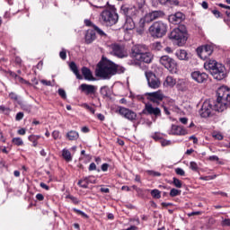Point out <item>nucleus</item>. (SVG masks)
Masks as SVG:
<instances>
[{
	"label": "nucleus",
	"mask_w": 230,
	"mask_h": 230,
	"mask_svg": "<svg viewBox=\"0 0 230 230\" xmlns=\"http://www.w3.org/2000/svg\"><path fill=\"white\" fill-rule=\"evenodd\" d=\"M59 57L62 60H66V58H67V53L66 52V49H62V51L59 52Z\"/></svg>",
	"instance_id": "37998d69"
},
{
	"label": "nucleus",
	"mask_w": 230,
	"mask_h": 230,
	"mask_svg": "<svg viewBox=\"0 0 230 230\" xmlns=\"http://www.w3.org/2000/svg\"><path fill=\"white\" fill-rule=\"evenodd\" d=\"M151 196L153 199H160L161 198V191L157 189L151 190Z\"/></svg>",
	"instance_id": "473e14b6"
},
{
	"label": "nucleus",
	"mask_w": 230,
	"mask_h": 230,
	"mask_svg": "<svg viewBox=\"0 0 230 230\" xmlns=\"http://www.w3.org/2000/svg\"><path fill=\"white\" fill-rule=\"evenodd\" d=\"M184 85H186V82H184V80H179V82L177 84V88L180 91H184Z\"/></svg>",
	"instance_id": "a19ab883"
},
{
	"label": "nucleus",
	"mask_w": 230,
	"mask_h": 230,
	"mask_svg": "<svg viewBox=\"0 0 230 230\" xmlns=\"http://www.w3.org/2000/svg\"><path fill=\"white\" fill-rule=\"evenodd\" d=\"M164 84L167 85V87H174L175 84H177V80H175L173 76L168 75L165 79Z\"/></svg>",
	"instance_id": "cd10ccee"
},
{
	"label": "nucleus",
	"mask_w": 230,
	"mask_h": 230,
	"mask_svg": "<svg viewBox=\"0 0 230 230\" xmlns=\"http://www.w3.org/2000/svg\"><path fill=\"white\" fill-rule=\"evenodd\" d=\"M190 76L194 82H197V84H206V82H208V78H209L208 74L200 71L192 72Z\"/></svg>",
	"instance_id": "2eb2a0df"
},
{
	"label": "nucleus",
	"mask_w": 230,
	"mask_h": 230,
	"mask_svg": "<svg viewBox=\"0 0 230 230\" xmlns=\"http://www.w3.org/2000/svg\"><path fill=\"white\" fill-rule=\"evenodd\" d=\"M178 195H181V190L177 189H172L170 191V197H177Z\"/></svg>",
	"instance_id": "ea45409f"
},
{
	"label": "nucleus",
	"mask_w": 230,
	"mask_h": 230,
	"mask_svg": "<svg viewBox=\"0 0 230 230\" xmlns=\"http://www.w3.org/2000/svg\"><path fill=\"white\" fill-rule=\"evenodd\" d=\"M94 33H97V35H100L102 39H109V35L103 31L100 27L97 25H93V30Z\"/></svg>",
	"instance_id": "393cba45"
},
{
	"label": "nucleus",
	"mask_w": 230,
	"mask_h": 230,
	"mask_svg": "<svg viewBox=\"0 0 230 230\" xmlns=\"http://www.w3.org/2000/svg\"><path fill=\"white\" fill-rule=\"evenodd\" d=\"M84 24L85 26H88V28H94V26H96V24L93 23V22H91V20H84Z\"/></svg>",
	"instance_id": "de8ad7c7"
},
{
	"label": "nucleus",
	"mask_w": 230,
	"mask_h": 230,
	"mask_svg": "<svg viewBox=\"0 0 230 230\" xmlns=\"http://www.w3.org/2000/svg\"><path fill=\"white\" fill-rule=\"evenodd\" d=\"M175 173H176L177 175H181V177H184V176L186 175V172H184V171L182 170V168H176V169H175Z\"/></svg>",
	"instance_id": "c03bdc74"
},
{
	"label": "nucleus",
	"mask_w": 230,
	"mask_h": 230,
	"mask_svg": "<svg viewBox=\"0 0 230 230\" xmlns=\"http://www.w3.org/2000/svg\"><path fill=\"white\" fill-rule=\"evenodd\" d=\"M148 32L153 39H163L168 33V24L163 21L155 22L148 28Z\"/></svg>",
	"instance_id": "0eeeda50"
},
{
	"label": "nucleus",
	"mask_w": 230,
	"mask_h": 230,
	"mask_svg": "<svg viewBox=\"0 0 230 230\" xmlns=\"http://www.w3.org/2000/svg\"><path fill=\"white\" fill-rule=\"evenodd\" d=\"M119 20V15L116 13V9H106L103 10L100 13L99 21L102 26H106L107 28H111V26H114L118 24V21Z\"/></svg>",
	"instance_id": "423d86ee"
},
{
	"label": "nucleus",
	"mask_w": 230,
	"mask_h": 230,
	"mask_svg": "<svg viewBox=\"0 0 230 230\" xmlns=\"http://www.w3.org/2000/svg\"><path fill=\"white\" fill-rule=\"evenodd\" d=\"M212 13L217 17V19H219V17H222V13L218 10H213Z\"/></svg>",
	"instance_id": "864d4df0"
},
{
	"label": "nucleus",
	"mask_w": 230,
	"mask_h": 230,
	"mask_svg": "<svg viewBox=\"0 0 230 230\" xmlns=\"http://www.w3.org/2000/svg\"><path fill=\"white\" fill-rule=\"evenodd\" d=\"M180 121L182 125H186L188 123V118H180Z\"/></svg>",
	"instance_id": "0e129e2a"
},
{
	"label": "nucleus",
	"mask_w": 230,
	"mask_h": 230,
	"mask_svg": "<svg viewBox=\"0 0 230 230\" xmlns=\"http://www.w3.org/2000/svg\"><path fill=\"white\" fill-rule=\"evenodd\" d=\"M82 107H84V109H86V111H89L92 114H94V112H96L94 108L89 106V104H87V103L82 104Z\"/></svg>",
	"instance_id": "58836bf2"
},
{
	"label": "nucleus",
	"mask_w": 230,
	"mask_h": 230,
	"mask_svg": "<svg viewBox=\"0 0 230 230\" xmlns=\"http://www.w3.org/2000/svg\"><path fill=\"white\" fill-rule=\"evenodd\" d=\"M89 179H91V176L86 177L83 180H80L77 183L78 186H80L81 188H84V189L89 188Z\"/></svg>",
	"instance_id": "c756f323"
},
{
	"label": "nucleus",
	"mask_w": 230,
	"mask_h": 230,
	"mask_svg": "<svg viewBox=\"0 0 230 230\" xmlns=\"http://www.w3.org/2000/svg\"><path fill=\"white\" fill-rule=\"evenodd\" d=\"M22 118H24V113L22 112H18L16 114L15 119L16 121H21V119H22Z\"/></svg>",
	"instance_id": "3c124183"
},
{
	"label": "nucleus",
	"mask_w": 230,
	"mask_h": 230,
	"mask_svg": "<svg viewBox=\"0 0 230 230\" xmlns=\"http://www.w3.org/2000/svg\"><path fill=\"white\" fill-rule=\"evenodd\" d=\"M79 89L82 91V93H84L86 96H89L91 94H95L98 88L93 84H82L79 86Z\"/></svg>",
	"instance_id": "a211bd4d"
},
{
	"label": "nucleus",
	"mask_w": 230,
	"mask_h": 230,
	"mask_svg": "<svg viewBox=\"0 0 230 230\" xmlns=\"http://www.w3.org/2000/svg\"><path fill=\"white\" fill-rule=\"evenodd\" d=\"M82 74L84 76V80H94V77L93 76V73L91 72V69H89L86 66H84L82 68Z\"/></svg>",
	"instance_id": "b1692460"
},
{
	"label": "nucleus",
	"mask_w": 230,
	"mask_h": 230,
	"mask_svg": "<svg viewBox=\"0 0 230 230\" xmlns=\"http://www.w3.org/2000/svg\"><path fill=\"white\" fill-rule=\"evenodd\" d=\"M115 112L128 121H136V119H137V113L126 107L118 106Z\"/></svg>",
	"instance_id": "9d476101"
},
{
	"label": "nucleus",
	"mask_w": 230,
	"mask_h": 230,
	"mask_svg": "<svg viewBox=\"0 0 230 230\" xmlns=\"http://www.w3.org/2000/svg\"><path fill=\"white\" fill-rule=\"evenodd\" d=\"M204 67L209 71L215 80L220 81L226 78V66L216 60L209 59L204 64Z\"/></svg>",
	"instance_id": "39448f33"
},
{
	"label": "nucleus",
	"mask_w": 230,
	"mask_h": 230,
	"mask_svg": "<svg viewBox=\"0 0 230 230\" xmlns=\"http://www.w3.org/2000/svg\"><path fill=\"white\" fill-rule=\"evenodd\" d=\"M96 75L103 80H109L114 76V62L109 60L107 58L102 59L97 65Z\"/></svg>",
	"instance_id": "20e7f679"
},
{
	"label": "nucleus",
	"mask_w": 230,
	"mask_h": 230,
	"mask_svg": "<svg viewBox=\"0 0 230 230\" xmlns=\"http://www.w3.org/2000/svg\"><path fill=\"white\" fill-rule=\"evenodd\" d=\"M36 199L37 200H44V195H42L41 193H39L36 195Z\"/></svg>",
	"instance_id": "052dcab7"
},
{
	"label": "nucleus",
	"mask_w": 230,
	"mask_h": 230,
	"mask_svg": "<svg viewBox=\"0 0 230 230\" xmlns=\"http://www.w3.org/2000/svg\"><path fill=\"white\" fill-rule=\"evenodd\" d=\"M215 48L213 45H204L197 49V53L201 60H208L211 55H213Z\"/></svg>",
	"instance_id": "f8f14e48"
},
{
	"label": "nucleus",
	"mask_w": 230,
	"mask_h": 230,
	"mask_svg": "<svg viewBox=\"0 0 230 230\" xmlns=\"http://www.w3.org/2000/svg\"><path fill=\"white\" fill-rule=\"evenodd\" d=\"M146 96H147V100L149 102H152V103H156V104L161 103V101L164 100V94H163V92L161 91L146 93Z\"/></svg>",
	"instance_id": "4468645a"
},
{
	"label": "nucleus",
	"mask_w": 230,
	"mask_h": 230,
	"mask_svg": "<svg viewBox=\"0 0 230 230\" xmlns=\"http://www.w3.org/2000/svg\"><path fill=\"white\" fill-rule=\"evenodd\" d=\"M161 145L162 146H168L172 145V141L164 139V140H161Z\"/></svg>",
	"instance_id": "8fccbe9b"
},
{
	"label": "nucleus",
	"mask_w": 230,
	"mask_h": 230,
	"mask_svg": "<svg viewBox=\"0 0 230 230\" xmlns=\"http://www.w3.org/2000/svg\"><path fill=\"white\" fill-rule=\"evenodd\" d=\"M190 170H192L193 172H198V170H199V165H198L197 163H195V162H190Z\"/></svg>",
	"instance_id": "79ce46f5"
},
{
	"label": "nucleus",
	"mask_w": 230,
	"mask_h": 230,
	"mask_svg": "<svg viewBox=\"0 0 230 230\" xmlns=\"http://www.w3.org/2000/svg\"><path fill=\"white\" fill-rule=\"evenodd\" d=\"M29 141H31V143L37 141V137H35L34 135L29 136Z\"/></svg>",
	"instance_id": "e2e57ef3"
},
{
	"label": "nucleus",
	"mask_w": 230,
	"mask_h": 230,
	"mask_svg": "<svg viewBox=\"0 0 230 230\" xmlns=\"http://www.w3.org/2000/svg\"><path fill=\"white\" fill-rule=\"evenodd\" d=\"M169 134L172 136H186L188 134V130L181 126L172 125Z\"/></svg>",
	"instance_id": "aec40b11"
},
{
	"label": "nucleus",
	"mask_w": 230,
	"mask_h": 230,
	"mask_svg": "<svg viewBox=\"0 0 230 230\" xmlns=\"http://www.w3.org/2000/svg\"><path fill=\"white\" fill-rule=\"evenodd\" d=\"M88 170H89V172H93V171L96 170V164H94V163L90 164Z\"/></svg>",
	"instance_id": "5fc2aeb1"
},
{
	"label": "nucleus",
	"mask_w": 230,
	"mask_h": 230,
	"mask_svg": "<svg viewBox=\"0 0 230 230\" xmlns=\"http://www.w3.org/2000/svg\"><path fill=\"white\" fill-rule=\"evenodd\" d=\"M209 161H218V156H217V155H211V156H209Z\"/></svg>",
	"instance_id": "774afa93"
},
{
	"label": "nucleus",
	"mask_w": 230,
	"mask_h": 230,
	"mask_svg": "<svg viewBox=\"0 0 230 230\" xmlns=\"http://www.w3.org/2000/svg\"><path fill=\"white\" fill-rule=\"evenodd\" d=\"M148 86L151 89H159L161 87V81H159V78L154 74L152 71H147L145 73Z\"/></svg>",
	"instance_id": "ddd939ff"
},
{
	"label": "nucleus",
	"mask_w": 230,
	"mask_h": 230,
	"mask_svg": "<svg viewBox=\"0 0 230 230\" xmlns=\"http://www.w3.org/2000/svg\"><path fill=\"white\" fill-rule=\"evenodd\" d=\"M111 54L118 58H127L128 57V52H127V49L125 46L119 45L118 43H113L109 46Z\"/></svg>",
	"instance_id": "1a4fd4ad"
},
{
	"label": "nucleus",
	"mask_w": 230,
	"mask_h": 230,
	"mask_svg": "<svg viewBox=\"0 0 230 230\" xmlns=\"http://www.w3.org/2000/svg\"><path fill=\"white\" fill-rule=\"evenodd\" d=\"M59 136H60V132L58 131H54L52 133V137H54V139H58Z\"/></svg>",
	"instance_id": "4d7b16f0"
},
{
	"label": "nucleus",
	"mask_w": 230,
	"mask_h": 230,
	"mask_svg": "<svg viewBox=\"0 0 230 230\" xmlns=\"http://www.w3.org/2000/svg\"><path fill=\"white\" fill-rule=\"evenodd\" d=\"M131 58L136 60V66H139V62H144L145 64H152L154 60V54L148 52V48L146 45H135L131 49Z\"/></svg>",
	"instance_id": "f03ea898"
},
{
	"label": "nucleus",
	"mask_w": 230,
	"mask_h": 230,
	"mask_svg": "<svg viewBox=\"0 0 230 230\" xmlns=\"http://www.w3.org/2000/svg\"><path fill=\"white\" fill-rule=\"evenodd\" d=\"M40 83H41L43 85H47V86H49V87L53 86V84H51V81H48V80L42 79V80L40 81Z\"/></svg>",
	"instance_id": "603ef678"
},
{
	"label": "nucleus",
	"mask_w": 230,
	"mask_h": 230,
	"mask_svg": "<svg viewBox=\"0 0 230 230\" xmlns=\"http://www.w3.org/2000/svg\"><path fill=\"white\" fill-rule=\"evenodd\" d=\"M217 99L207 100L203 102L199 110V116L201 118H209L211 112L216 111L217 112H224L226 109L230 107V89L227 86H221L217 91Z\"/></svg>",
	"instance_id": "f257e3e1"
},
{
	"label": "nucleus",
	"mask_w": 230,
	"mask_h": 230,
	"mask_svg": "<svg viewBox=\"0 0 230 230\" xmlns=\"http://www.w3.org/2000/svg\"><path fill=\"white\" fill-rule=\"evenodd\" d=\"M160 64L168 69L170 73H177V63L175 59L170 58L169 56H163L160 58Z\"/></svg>",
	"instance_id": "9b49d317"
},
{
	"label": "nucleus",
	"mask_w": 230,
	"mask_h": 230,
	"mask_svg": "<svg viewBox=\"0 0 230 230\" xmlns=\"http://www.w3.org/2000/svg\"><path fill=\"white\" fill-rule=\"evenodd\" d=\"M143 114H147L149 116H155V118L161 117V109L158 107L154 108L152 104H146Z\"/></svg>",
	"instance_id": "dca6fc26"
},
{
	"label": "nucleus",
	"mask_w": 230,
	"mask_h": 230,
	"mask_svg": "<svg viewBox=\"0 0 230 230\" xmlns=\"http://www.w3.org/2000/svg\"><path fill=\"white\" fill-rule=\"evenodd\" d=\"M120 10L126 17L125 26L127 30H134L136 28V22L139 19V11L134 5L125 4L121 5Z\"/></svg>",
	"instance_id": "7ed1b4c3"
},
{
	"label": "nucleus",
	"mask_w": 230,
	"mask_h": 230,
	"mask_svg": "<svg viewBox=\"0 0 230 230\" xmlns=\"http://www.w3.org/2000/svg\"><path fill=\"white\" fill-rule=\"evenodd\" d=\"M58 93L59 94V96L63 99V100H66L67 99V94L66 93V90L59 88L58 90Z\"/></svg>",
	"instance_id": "4c0bfd02"
},
{
	"label": "nucleus",
	"mask_w": 230,
	"mask_h": 230,
	"mask_svg": "<svg viewBox=\"0 0 230 230\" xmlns=\"http://www.w3.org/2000/svg\"><path fill=\"white\" fill-rule=\"evenodd\" d=\"M9 98L11 100H14V102H17V100H19V96L16 95L15 93L12 92L11 93H9Z\"/></svg>",
	"instance_id": "09e8293b"
},
{
	"label": "nucleus",
	"mask_w": 230,
	"mask_h": 230,
	"mask_svg": "<svg viewBox=\"0 0 230 230\" xmlns=\"http://www.w3.org/2000/svg\"><path fill=\"white\" fill-rule=\"evenodd\" d=\"M109 170V164H103L102 165V172H107Z\"/></svg>",
	"instance_id": "13d9d810"
},
{
	"label": "nucleus",
	"mask_w": 230,
	"mask_h": 230,
	"mask_svg": "<svg viewBox=\"0 0 230 230\" xmlns=\"http://www.w3.org/2000/svg\"><path fill=\"white\" fill-rule=\"evenodd\" d=\"M161 17H164V12L163 11H153V12L147 13L145 15L146 22H152L156 19H161Z\"/></svg>",
	"instance_id": "f3484780"
},
{
	"label": "nucleus",
	"mask_w": 230,
	"mask_h": 230,
	"mask_svg": "<svg viewBox=\"0 0 230 230\" xmlns=\"http://www.w3.org/2000/svg\"><path fill=\"white\" fill-rule=\"evenodd\" d=\"M148 175H152L153 177H161V172L155 171H147Z\"/></svg>",
	"instance_id": "49530a36"
},
{
	"label": "nucleus",
	"mask_w": 230,
	"mask_h": 230,
	"mask_svg": "<svg viewBox=\"0 0 230 230\" xmlns=\"http://www.w3.org/2000/svg\"><path fill=\"white\" fill-rule=\"evenodd\" d=\"M169 39L175 40L177 46H184L188 40V30L185 25H179L173 29L169 36Z\"/></svg>",
	"instance_id": "6e6552de"
},
{
	"label": "nucleus",
	"mask_w": 230,
	"mask_h": 230,
	"mask_svg": "<svg viewBox=\"0 0 230 230\" xmlns=\"http://www.w3.org/2000/svg\"><path fill=\"white\" fill-rule=\"evenodd\" d=\"M95 39H96V32H94L93 29L87 30L84 36L85 44H93Z\"/></svg>",
	"instance_id": "412c9836"
},
{
	"label": "nucleus",
	"mask_w": 230,
	"mask_h": 230,
	"mask_svg": "<svg viewBox=\"0 0 230 230\" xmlns=\"http://www.w3.org/2000/svg\"><path fill=\"white\" fill-rule=\"evenodd\" d=\"M222 226H230V219L226 218V219L223 220Z\"/></svg>",
	"instance_id": "bf43d9fd"
},
{
	"label": "nucleus",
	"mask_w": 230,
	"mask_h": 230,
	"mask_svg": "<svg viewBox=\"0 0 230 230\" xmlns=\"http://www.w3.org/2000/svg\"><path fill=\"white\" fill-rule=\"evenodd\" d=\"M66 199H70L73 204H79L80 202L76 197H74L72 195L66 196Z\"/></svg>",
	"instance_id": "a18cd8bd"
},
{
	"label": "nucleus",
	"mask_w": 230,
	"mask_h": 230,
	"mask_svg": "<svg viewBox=\"0 0 230 230\" xmlns=\"http://www.w3.org/2000/svg\"><path fill=\"white\" fill-rule=\"evenodd\" d=\"M175 56L177 58H179V60H188V52H186V50H177Z\"/></svg>",
	"instance_id": "a878e982"
},
{
	"label": "nucleus",
	"mask_w": 230,
	"mask_h": 230,
	"mask_svg": "<svg viewBox=\"0 0 230 230\" xmlns=\"http://www.w3.org/2000/svg\"><path fill=\"white\" fill-rule=\"evenodd\" d=\"M146 18H140L138 24L137 26V33L138 35H143V33H145V30H146Z\"/></svg>",
	"instance_id": "4be33fe9"
},
{
	"label": "nucleus",
	"mask_w": 230,
	"mask_h": 230,
	"mask_svg": "<svg viewBox=\"0 0 230 230\" xmlns=\"http://www.w3.org/2000/svg\"><path fill=\"white\" fill-rule=\"evenodd\" d=\"M40 188H43V190H49V186H48L46 183H44V182H41L40 184Z\"/></svg>",
	"instance_id": "680f3d73"
},
{
	"label": "nucleus",
	"mask_w": 230,
	"mask_h": 230,
	"mask_svg": "<svg viewBox=\"0 0 230 230\" xmlns=\"http://www.w3.org/2000/svg\"><path fill=\"white\" fill-rule=\"evenodd\" d=\"M123 73H125V67L114 63V75H121Z\"/></svg>",
	"instance_id": "2f4dec72"
},
{
	"label": "nucleus",
	"mask_w": 230,
	"mask_h": 230,
	"mask_svg": "<svg viewBox=\"0 0 230 230\" xmlns=\"http://www.w3.org/2000/svg\"><path fill=\"white\" fill-rule=\"evenodd\" d=\"M201 6L204 8V10H208L209 5L208 4V2L204 1L202 2Z\"/></svg>",
	"instance_id": "69168bd1"
},
{
	"label": "nucleus",
	"mask_w": 230,
	"mask_h": 230,
	"mask_svg": "<svg viewBox=\"0 0 230 230\" xmlns=\"http://www.w3.org/2000/svg\"><path fill=\"white\" fill-rule=\"evenodd\" d=\"M13 143L16 145V146H22V145H24V142L21 137L13 138Z\"/></svg>",
	"instance_id": "72a5a7b5"
},
{
	"label": "nucleus",
	"mask_w": 230,
	"mask_h": 230,
	"mask_svg": "<svg viewBox=\"0 0 230 230\" xmlns=\"http://www.w3.org/2000/svg\"><path fill=\"white\" fill-rule=\"evenodd\" d=\"M153 51H161L163 49V44L159 41H155L150 45Z\"/></svg>",
	"instance_id": "7c9ffc66"
},
{
	"label": "nucleus",
	"mask_w": 230,
	"mask_h": 230,
	"mask_svg": "<svg viewBox=\"0 0 230 230\" xmlns=\"http://www.w3.org/2000/svg\"><path fill=\"white\" fill-rule=\"evenodd\" d=\"M184 19L185 16L181 12L175 13L174 14H171L168 17V21L169 22H171V24H181V22H182Z\"/></svg>",
	"instance_id": "6ab92c4d"
},
{
	"label": "nucleus",
	"mask_w": 230,
	"mask_h": 230,
	"mask_svg": "<svg viewBox=\"0 0 230 230\" xmlns=\"http://www.w3.org/2000/svg\"><path fill=\"white\" fill-rule=\"evenodd\" d=\"M66 137L67 139H69V141H76V139L80 137V135L78 134V132L71 130L66 133Z\"/></svg>",
	"instance_id": "bb28decb"
},
{
	"label": "nucleus",
	"mask_w": 230,
	"mask_h": 230,
	"mask_svg": "<svg viewBox=\"0 0 230 230\" xmlns=\"http://www.w3.org/2000/svg\"><path fill=\"white\" fill-rule=\"evenodd\" d=\"M69 67L71 71L74 73V75H75L77 80H82L84 78L82 75H80V71H78V66H76V63L72 61L69 64Z\"/></svg>",
	"instance_id": "5701e85b"
},
{
	"label": "nucleus",
	"mask_w": 230,
	"mask_h": 230,
	"mask_svg": "<svg viewBox=\"0 0 230 230\" xmlns=\"http://www.w3.org/2000/svg\"><path fill=\"white\" fill-rule=\"evenodd\" d=\"M101 94H102L104 98H109V87L102 86L101 88Z\"/></svg>",
	"instance_id": "f704fd0d"
},
{
	"label": "nucleus",
	"mask_w": 230,
	"mask_h": 230,
	"mask_svg": "<svg viewBox=\"0 0 230 230\" xmlns=\"http://www.w3.org/2000/svg\"><path fill=\"white\" fill-rule=\"evenodd\" d=\"M174 4V6H177L179 4V1L177 0H168L167 4Z\"/></svg>",
	"instance_id": "6e6d98bb"
},
{
	"label": "nucleus",
	"mask_w": 230,
	"mask_h": 230,
	"mask_svg": "<svg viewBox=\"0 0 230 230\" xmlns=\"http://www.w3.org/2000/svg\"><path fill=\"white\" fill-rule=\"evenodd\" d=\"M62 155L65 161H66V163L73 161V156H71V152L69 150L63 149Z\"/></svg>",
	"instance_id": "c85d7f7f"
},
{
	"label": "nucleus",
	"mask_w": 230,
	"mask_h": 230,
	"mask_svg": "<svg viewBox=\"0 0 230 230\" xmlns=\"http://www.w3.org/2000/svg\"><path fill=\"white\" fill-rule=\"evenodd\" d=\"M73 211L77 215H80L81 217H83V218H89V216H87V214H85L84 211L78 208H73Z\"/></svg>",
	"instance_id": "e433bc0d"
},
{
	"label": "nucleus",
	"mask_w": 230,
	"mask_h": 230,
	"mask_svg": "<svg viewBox=\"0 0 230 230\" xmlns=\"http://www.w3.org/2000/svg\"><path fill=\"white\" fill-rule=\"evenodd\" d=\"M172 184L175 186V188H182V181L177 178H172Z\"/></svg>",
	"instance_id": "c9c22d12"
},
{
	"label": "nucleus",
	"mask_w": 230,
	"mask_h": 230,
	"mask_svg": "<svg viewBox=\"0 0 230 230\" xmlns=\"http://www.w3.org/2000/svg\"><path fill=\"white\" fill-rule=\"evenodd\" d=\"M111 190L109 188H101L102 193H110Z\"/></svg>",
	"instance_id": "338daca9"
}]
</instances>
